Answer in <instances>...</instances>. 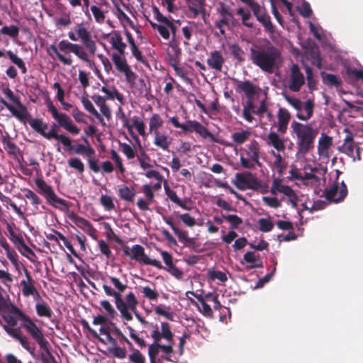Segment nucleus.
Masks as SVG:
<instances>
[{"label":"nucleus","mask_w":363,"mask_h":363,"mask_svg":"<svg viewBox=\"0 0 363 363\" xmlns=\"http://www.w3.org/2000/svg\"><path fill=\"white\" fill-rule=\"evenodd\" d=\"M0 316L3 320L16 328L18 321L21 327L39 345L47 340L40 328L23 310L13 304L10 299L4 298L0 294Z\"/></svg>","instance_id":"f257e3e1"},{"label":"nucleus","mask_w":363,"mask_h":363,"mask_svg":"<svg viewBox=\"0 0 363 363\" xmlns=\"http://www.w3.org/2000/svg\"><path fill=\"white\" fill-rule=\"evenodd\" d=\"M291 128L292 133L296 136V157H303L313 150L318 130L310 124H303L296 121H293Z\"/></svg>","instance_id":"f03ea898"},{"label":"nucleus","mask_w":363,"mask_h":363,"mask_svg":"<svg viewBox=\"0 0 363 363\" xmlns=\"http://www.w3.org/2000/svg\"><path fill=\"white\" fill-rule=\"evenodd\" d=\"M253 62L264 72L272 73L277 62L280 59V52L275 48L267 50L255 51L251 48Z\"/></svg>","instance_id":"7ed1b4c3"},{"label":"nucleus","mask_w":363,"mask_h":363,"mask_svg":"<svg viewBox=\"0 0 363 363\" xmlns=\"http://www.w3.org/2000/svg\"><path fill=\"white\" fill-rule=\"evenodd\" d=\"M151 326L152 329L151 337L154 340L160 341L162 338H164L167 341V344L166 345L161 344L160 350L163 352L162 358L167 361H172L170 357L174 352L173 346L174 343L173 341V334L169 325L167 323H162L161 331L159 330L157 325H151Z\"/></svg>","instance_id":"20e7f679"},{"label":"nucleus","mask_w":363,"mask_h":363,"mask_svg":"<svg viewBox=\"0 0 363 363\" xmlns=\"http://www.w3.org/2000/svg\"><path fill=\"white\" fill-rule=\"evenodd\" d=\"M3 93L13 102V104L8 103L2 98L0 99V102L19 121H25L28 116V112L26 107L20 101L19 97L15 96L9 88H4Z\"/></svg>","instance_id":"39448f33"},{"label":"nucleus","mask_w":363,"mask_h":363,"mask_svg":"<svg viewBox=\"0 0 363 363\" xmlns=\"http://www.w3.org/2000/svg\"><path fill=\"white\" fill-rule=\"evenodd\" d=\"M38 192L45 196L47 202L52 206L59 208L61 211L68 209L69 206L67 201L58 197L52 189V186L48 184L45 180L38 178L35 180Z\"/></svg>","instance_id":"423d86ee"},{"label":"nucleus","mask_w":363,"mask_h":363,"mask_svg":"<svg viewBox=\"0 0 363 363\" xmlns=\"http://www.w3.org/2000/svg\"><path fill=\"white\" fill-rule=\"evenodd\" d=\"M109 279L113 285L114 289L106 284L103 285V289L107 296L114 297L117 309L123 313L125 312L126 299H122L121 294L127 289V285L114 277H110Z\"/></svg>","instance_id":"0eeeda50"},{"label":"nucleus","mask_w":363,"mask_h":363,"mask_svg":"<svg viewBox=\"0 0 363 363\" xmlns=\"http://www.w3.org/2000/svg\"><path fill=\"white\" fill-rule=\"evenodd\" d=\"M47 106L48 111L58 123L60 127L73 135H78L80 133V129L73 123L68 115L65 113H60L52 102H49Z\"/></svg>","instance_id":"6e6552de"},{"label":"nucleus","mask_w":363,"mask_h":363,"mask_svg":"<svg viewBox=\"0 0 363 363\" xmlns=\"http://www.w3.org/2000/svg\"><path fill=\"white\" fill-rule=\"evenodd\" d=\"M126 303H125V312L119 311L121 313V317L128 320L130 321L133 320V316L130 313V311L133 312L137 319L144 325L149 326L152 328L151 325L152 323H150L146 321L137 311V306L138 302L135 298V294L133 292H130L128 294L125 296Z\"/></svg>","instance_id":"1a4fd4ad"},{"label":"nucleus","mask_w":363,"mask_h":363,"mask_svg":"<svg viewBox=\"0 0 363 363\" xmlns=\"http://www.w3.org/2000/svg\"><path fill=\"white\" fill-rule=\"evenodd\" d=\"M125 254L131 259H133L141 264L154 266L158 269L162 268V265L159 260L151 259L145 254V250L141 245H133L130 251H125Z\"/></svg>","instance_id":"9d476101"},{"label":"nucleus","mask_w":363,"mask_h":363,"mask_svg":"<svg viewBox=\"0 0 363 363\" xmlns=\"http://www.w3.org/2000/svg\"><path fill=\"white\" fill-rule=\"evenodd\" d=\"M339 150L347 155L348 157L352 158L353 161H360V147L358 144L354 141V135L350 132L344 139V143L342 146L339 147Z\"/></svg>","instance_id":"9b49d317"},{"label":"nucleus","mask_w":363,"mask_h":363,"mask_svg":"<svg viewBox=\"0 0 363 363\" xmlns=\"http://www.w3.org/2000/svg\"><path fill=\"white\" fill-rule=\"evenodd\" d=\"M324 194L328 201L340 203L347 196V188L344 182H335L330 189H325Z\"/></svg>","instance_id":"f8f14e48"},{"label":"nucleus","mask_w":363,"mask_h":363,"mask_svg":"<svg viewBox=\"0 0 363 363\" xmlns=\"http://www.w3.org/2000/svg\"><path fill=\"white\" fill-rule=\"evenodd\" d=\"M2 327L9 335L18 340L21 346L30 354H34L35 348L33 347H30L28 338L22 333L19 328H14L10 324L6 323L2 325Z\"/></svg>","instance_id":"ddd939ff"},{"label":"nucleus","mask_w":363,"mask_h":363,"mask_svg":"<svg viewBox=\"0 0 363 363\" xmlns=\"http://www.w3.org/2000/svg\"><path fill=\"white\" fill-rule=\"evenodd\" d=\"M270 192L272 194L276 195L277 192L284 194L288 197L289 201L292 207L296 208L298 202V198L294 190L289 186L284 185L279 179L273 181Z\"/></svg>","instance_id":"4468645a"},{"label":"nucleus","mask_w":363,"mask_h":363,"mask_svg":"<svg viewBox=\"0 0 363 363\" xmlns=\"http://www.w3.org/2000/svg\"><path fill=\"white\" fill-rule=\"evenodd\" d=\"M58 48L60 52L61 51L65 53L72 52L80 60L86 62H90L88 53L84 50V48L79 44L72 43L67 40H62L59 43Z\"/></svg>","instance_id":"2eb2a0df"},{"label":"nucleus","mask_w":363,"mask_h":363,"mask_svg":"<svg viewBox=\"0 0 363 363\" xmlns=\"http://www.w3.org/2000/svg\"><path fill=\"white\" fill-rule=\"evenodd\" d=\"M74 30L78 36V40H81L91 55H94L97 47L95 41L91 38V33L82 25H79Z\"/></svg>","instance_id":"dca6fc26"},{"label":"nucleus","mask_w":363,"mask_h":363,"mask_svg":"<svg viewBox=\"0 0 363 363\" xmlns=\"http://www.w3.org/2000/svg\"><path fill=\"white\" fill-rule=\"evenodd\" d=\"M182 130L184 133H192L194 131L203 138L208 137L212 141H216L214 135L209 132L206 127L196 121H187L185 123H183Z\"/></svg>","instance_id":"f3484780"},{"label":"nucleus","mask_w":363,"mask_h":363,"mask_svg":"<svg viewBox=\"0 0 363 363\" xmlns=\"http://www.w3.org/2000/svg\"><path fill=\"white\" fill-rule=\"evenodd\" d=\"M251 11L256 16L257 21L263 25L267 31L271 33L274 31L270 16L267 13L266 9L264 7L260 6L258 4L251 0Z\"/></svg>","instance_id":"a211bd4d"},{"label":"nucleus","mask_w":363,"mask_h":363,"mask_svg":"<svg viewBox=\"0 0 363 363\" xmlns=\"http://www.w3.org/2000/svg\"><path fill=\"white\" fill-rule=\"evenodd\" d=\"M304 84L305 78L303 73L300 71L298 65L294 64L291 68L289 89L298 92Z\"/></svg>","instance_id":"6ab92c4d"},{"label":"nucleus","mask_w":363,"mask_h":363,"mask_svg":"<svg viewBox=\"0 0 363 363\" xmlns=\"http://www.w3.org/2000/svg\"><path fill=\"white\" fill-rule=\"evenodd\" d=\"M30 127L36 132L40 133L44 138L48 140H50V135H51L55 129H57L58 126L56 123L52 125L51 130L48 132L46 130L48 128L47 123H44L42 119L40 118H32L28 121Z\"/></svg>","instance_id":"aec40b11"},{"label":"nucleus","mask_w":363,"mask_h":363,"mask_svg":"<svg viewBox=\"0 0 363 363\" xmlns=\"http://www.w3.org/2000/svg\"><path fill=\"white\" fill-rule=\"evenodd\" d=\"M235 90L238 93L243 92L247 99L243 110V116L247 121H250V82L236 80Z\"/></svg>","instance_id":"412c9836"},{"label":"nucleus","mask_w":363,"mask_h":363,"mask_svg":"<svg viewBox=\"0 0 363 363\" xmlns=\"http://www.w3.org/2000/svg\"><path fill=\"white\" fill-rule=\"evenodd\" d=\"M80 101L83 105L84 108L89 113L92 114L103 126L106 125L104 117L96 109L92 101L89 99V96L86 91L82 94Z\"/></svg>","instance_id":"4be33fe9"},{"label":"nucleus","mask_w":363,"mask_h":363,"mask_svg":"<svg viewBox=\"0 0 363 363\" xmlns=\"http://www.w3.org/2000/svg\"><path fill=\"white\" fill-rule=\"evenodd\" d=\"M71 219L78 228L84 230L93 239L96 240V230L89 220L79 216H74Z\"/></svg>","instance_id":"5701e85b"},{"label":"nucleus","mask_w":363,"mask_h":363,"mask_svg":"<svg viewBox=\"0 0 363 363\" xmlns=\"http://www.w3.org/2000/svg\"><path fill=\"white\" fill-rule=\"evenodd\" d=\"M21 291L24 297L32 296L33 300L40 294L35 285V281H21L19 285Z\"/></svg>","instance_id":"b1692460"},{"label":"nucleus","mask_w":363,"mask_h":363,"mask_svg":"<svg viewBox=\"0 0 363 363\" xmlns=\"http://www.w3.org/2000/svg\"><path fill=\"white\" fill-rule=\"evenodd\" d=\"M91 99L99 108L100 114L103 117L107 118V120H110L111 118L112 113L110 107L106 104L107 100L104 96L96 94L91 96Z\"/></svg>","instance_id":"393cba45"},{"label":"nucleus","mask_w":363,"mask_h":363,"mask_svg":"<svg viewBox=\"0 0 363 363\" xmlns=\"http://www.w3.org/2000/svg\"><path fill=\"white\" fill-rule=\"evenodd\" d=\"M278 132L285 134L288 129V124L291 119V114L284 108H279L277 112Z\"/></svg>","instance_id":"a878e982"},{"label":"nucleus","mask_w":363,"mask_h":363,"mask_svg":"<svg viewBox=\"0 0 363 363\" xmlns=\"http://www.w3.org/2000/svg\"><path fill=\"white\" fill-rule=\"evenodd\" d=\"M35 301V311L39 317L50 318L52 315V311L48 303L45 302L41 296L34 299Z\"/></svg>","instance_id":"bb28decb"},{"label":"nucleus","mask_w":363,"mask_h":363,"mask_svg":"<svg viewBox=\"0 0 363 363\" xmlns=\"http://www.w3.org/2000/svg\"><path fill=\"white\" fill-rule=\"evenodd\" d=\"M109 43L113 50L121 54H125L126 44L123 40V36L119 31H113L109 36Z\"/></svg>","instance_id":"cd10ccee"},{"label":"nucleus","mask_w":363,"mask_h":363,"mask_svg":"<svg viewBox=\"0 0 363 363\" xmlns=\"http://www.w3.org/2000/svg\"><path fill=\"white\" fill-rule=\"evenodd\" d=\"M225 62V59L220 51L216 50L211 53L210 57L207 59L208 65L213 69L217 72H220L223 65Z\"/></svg>","instance_id":"c85d7f7f"},{"label":"nucleus","mask_w":363,"mask_h":363,"mask_svg":"<svg viewBox=\"0 0 363 363\" xmlns=\"http://www.w3.org/2000/svg\"><path fill=\"white\" fill-rule=\"evenodd\" d=\"M154 145L164 151H168L173 140L172 138L162 132L154 134Z\"/></svg>","instance_id":"c756f323"},{"label":"nucleus","mask_w":363,"mask_h":363,"mask_svg":"<svg viewBox=\"0 0 363 363\" xmlns=\"http://www.w3.org/2000/svg\"><path fill=\"white\" fill-rule=\"evenodd\" d=\"M333 144L332 137L323 133L319 138L318 145V153L322 157H328V150Z\"/></svg>","instance_id":"7c9ffc66"},{"label":"nucleus","mask_w":363,"mask_h":363,"mask_svg":"<svg viewBox=\"0 0 363 363\" xmlns=\"http://www.w3.org/2000/svg\"><path fill=\"white\" fill-rule=\"evenodd\" d=\"M6 228L9 234L10 240L15 245H16L18 248L21 247L28 253L34 255L33 251L28 245H26L23 239L21 237L16 234L12 226L10 224H7Z\"/></svg>","instance_id":"2f4dec72"},{"label":"nucleus","mask_w":363,"mask_h":363,"mask_svg":"<svg viewBox=\"0 0 363 363\" xmlns=\"http://www.w3.org/2000/svg\"><path fill=\"white\" fill-rule=\"evenodd\" d=\"M101 91L105 94L104 96L106 100L116 99L121 104H124V97L114 86H103Z\"/></svg>","instance_id":"473e14b6"},{"label":"nucleus","mask_w":363,"mask_h":363,"mask_svg":"<svg viewBox=\"0 0 363 363\" xmlns=\"http://www.w3.org/2000/svg\"><path fill=\"white\" fill-rule=\"evenodd\" d=\"M267 144L272 145L277 151L281 152L285 150L284 140L279 135L274 132H270L267 135Z\"/></svg>","instance_id":"72a5a7b5"},{"label":"nucleus","mask_w":363,"mask_h":363,"mask_svg":"<svg viewBox=\"0 0 363 363\" xmlns=\"http://www.w3.org/2000/svg\"><path fill=\"white\" fill-rule=\"evenodd\" d=\"M40 348V357L43 363H57L49 350V342L45 340L38 345Z\"/></svg>","instance_id":"f704fd0d"},{"label":"nucleus","mask_w":363,"mask_h":363,"mask_svg":"<svg viewBox=\"0 0 363 363\" xmlns=\"http://www.w3.org/2000/svg\"><path fill=\"white\" fill-rule=\"evenodd\" d=\"M48 53L50 56L53 57V55H55L57 59L65 65H71L72 64V59L71 56H66L62 55L55 45H50L48 48Z\"/></svg>","instance_id":"c9c22d12"},{"label":"nucleus","mask_w":363,"mask_h":363,"mask_svg":"<svg viewBox=\"0 0 363 363\" xmlns=\"http://www.w3.org/2000/svg\"><path fill=\"white\" fill-rule=\"evenodd\" d=\"M136 191L133 186L123 185L118 188L119 197L127 202H133Z\"/></svg>","instance_id":"e433bc0d"},{"label":"nucleus","mask_w":363,"mask_h":363,"mask_svg":"<svg viewBox=\"0 0 363 363\" xmlns=\"http://www.w3.org/2000/svg\"><path fill=\"white\" fill-rule=\"evenodd\" d=\"M233 184L240 190L250 189V174L237 173L233 180Z\"/></svg>","instance_id":"4c0bfd02"},{"label":"nucleus","mask_w":363,"mask_h":363,"mask_svg":"<svg viewBox=\"0 0 363 363\" xmlns=\"http://www.w3.org/2000/svg\"><path fill=\"white\" fill-rule=\"evenodd\" d=\"M71 151H73L75 154L84 155L86 157H91L94 155L95 151L87 143L86 145L83 144H78L72 145Z\"/></svg>","instance_id":"58836bf2"},{"label":"nucleus","mask_w":363,"mask_h":363,"mask_svg":"<svg viewBox=\"0 0 363 363\" xmlns=\"http://www.w3.org/2000/svg\"><path fill=\"white\" fill-rule=\"evenodd\" d=\"M123 55L124 54L121 53H113L111 55L112 61L115 65L116 69L120 72H123L130 67L126 59L123 57Z\"/></svg>","instance_id":"ea45409f"},{"label":"nucleus","mask_w":363,"mask_h":363,"mask_svg":"<svg viewBox=\"0 0 363 363\" xmlns=\"http://www.w3.org/2000/svg\"><path fill=\"white\" fill-rule=\"evenodd\" d=\"M164 221L170 226L174 233L178 236L180 240L189 242L190 240L188 233L185 230H179L174 223L173 219L172 217H163Z\"/></svg>","instance_id":"a19ab883"},{"label":"nucleus","mask_w":363,"mask_h":363,"mask_svg":"<svg viewBox=\"0 0 363 363\" xmlns=\"http://www.w3.org/2000/svg\"><path fill=\"white\" fill-rule=\"evenodd\" d=\"M164 121L162 117L157 114H153L149 119V132L156 134L160 133L159 129L163 125Z\"/></svg>","instance_id":"79ce46f5"},{"label":"nucleus","mask_w":363,"mask_h":363,"mask_svg":"<svg viewBox=\"0 0 363 363\" xmlns=\"http://www.w3.org/2000/svg\"><path fill=\"white\" fill-rule=\"evenodd\" d=\"M304 111H306V114H302L301 112L297 113L296 116L298 119L302 121H308L309 120L313 113V108H314V102L311 99H308L305 102L304 106H303Z\"/></svg>","instance_id":"37998d69"},{"label":"nucleus","mask_w":363,"mask_h":363,"mask_svg":"<svg viewBox=\"0 0 363 363\" xmlns=\"http://www.w3.org/2000/svg\"><path fill=\"white\" fill-rule=\"evenodd\" d=\"M208 280L213 281L218 280L222 283L225 282L228 280L227 275L222 271L216 270L213 268H211L208 271Z\"/></svg>","instance_id":"c03bdc74"},{"label":"nucleus","mask_w":363,"mask_h":363,"mask_svg":"<svg viewBox=\"0 0 363 363\" xmlns=\"http://www.w3.org/2000/svg\"><path fill=\"white\" fill-rule=\"evenodd\" d=\"M164 191L165 194L168 196V198L174 203L184 209H187L186 206L184 205V203L182 202V201L178 197L177 195V193L171 189L167 185V181H164Z\"/></svg>","instance_id":"a18cd8bd"},{"label":"nucleus","mask_w":363,"mask_h":363,"mask_svg":"<svg viewBox=\"0 0 363 363\" xmlns=\"http://www.w3.org/2000/svg\"><path fill=\"white\" fill-rule=\"evenodd\" d=\"M256 113L260 116H263L266 113L268 118H272V114L267 111V105L265 99L262 100L259 107H256L255 105L251 102V113Z\"/></svg>","instance_id":"49530a36"},{"label":"nucleus","mask_w":363,"mask_h":363,"mask_svg":"<svg viewBox=\"0 0 363 363\" xmlns=\"http://www.w3.org/2000/svg\"><path fill=\"white\" fill-rule=\"evenodd\" d=\"M56 130L57 129H55L53 133L50 135V139H55L61 143L65 147H68V150L71 151V147H72V139L65 134H58Z\"/></svg>","instance_id":"de8ad7c7"},{"label":"nucleus","mask_w":363,"mask_h":363,"mask_svg":"<svg viewBox=\"0 0 363 363\" xmlns=\"http://www.w3.org/2000/svg\"><path fill=\"white\" fill-rule=\"evenodd\" d=\"M137 159L141 169L143 170H147L152 167L151 158L144 150L140 151V155L137 156Z\"/></svg>","instance_id":"09e8293b"},{"label":"nucleus","mask_w":363,"mask_h":363,"mask_svg":"<svg viewBox=\"0 0 363 363\" xmlns=\"http://www.w3.org/2000/svg\"><path fill=\"white\" fill-rule=\"evenodd\" d=\"M6 55L9 57L10 60L21 69L23 74H26L27 72L26 65L21 58L18 57L11 50L7 51Z\"/></svg>","instance_id":"8fccbe9b"},{"label":"nucleus","mask_w":363,"mask_h":363,"mask_svg":"<svg viewBox=\"0 0 363 363\" xmlns=\"http://www.w3.org/2000/svg\"><path fill=\"white\" fill-rule=\"evenodd\" d=\"M101 205L107 211H113L116 208L113 199L107 194H103L99 199Z\"/></svg>","instance_id":"3c124183"},{"label":"nucleus","mask_w":363,"mask_h":363,"mask_svg":"<svg viewBox=\"0 0 363 363\" xmlns=\"http://www.w3.org/2000/svg\"><path fill=\"white\" fill-rule=\"evenodd\" d=\"M69 167L75 169L79 174L84 172V164L78 157H72L67 161Z\"/></svg>","instance_id":"603ef678"},{"label":"nucleus","mask_w":363,"mask_h":363,"mask_svg":"<svg viewBox=\"0 0 363 363\" xmlns=\"http://www.w3.org/2000/svg\"><path fill=\"white\" fill-rule=\"evenodd\" d=\"M323 82L328 86H335L337 88L340 86L342 84L341 80L333 74H326L323 77Z\"/></svg>","instance_id":"864d4df0"},{"label":"nucleus","mask_w":363,"mask_h":363,"mask_svg":"<svg viewBox=\"0 0 363 363\" xmlns=\"http://www.w3.org/2000/svg\"><path fill=\"white\" fill-rule=\"evenodd\" d=\"M1 247L6 251V257L11 262L17 267V255L14 250H12L9 246V245L6 242H1Z\"/></svg>","instance_id":"5fc2aeb1"},{"label":"nucleus","mask_w":363,"mask_h":363,"mask_svg":"<svg viewBox=\"0 0 363 363\" xmlns=\"http://www.w3.org/2000/svg\"><path fill=\"white\" fill-rule=\"evenodd\" d=\"M250 137V132L247 130H244L241 132H235L232 135V138L233 141L238 144L240 145L245 143L248 140Z\"/></svg>","instance_id":"6e6d98bb"},{"label":"nucleus","mask_w":363,"mask_h":363,"mask_svg":"<svg viewBox=\"0 0 363 363\" xmlns=\"http://www.w3.org/2000/svg\"><path fill=\"white\" fill-rule=\"evenodd\" d=\"M90 10L97 23H103L104 22L106 16L101 8L94 5L90 7Z\"/></svg>","instance_id":"4d7b16f0"},{"label":"nucleus","mask_w":363,"mask_h":363,"mask_svg":"<svg viewBox=\"0 0 363 363\" xmlns=\"http://www.w3.org/2000/svg\"><path fill=\"white\" fill-rule=\"evenodd\" d=\"M259 229L262 232L267 233L272 230L274 228V223L269 219L259 218L258 220Z\"/></svg>","instance_id":"13d9d810"},{"label":"nucleus","mask_w":363,"mask_h":363,"mask_svg":"<svg viewBox=\"0 0 363 363\" xmlns=\"http://www.w3.org/2000/svg\"><path fill=\"white\" fill-rule=\"evenodd\" d=\"M133 127H135L138 133L142 136L146 135L145 125L144 122L137 116L132 118Z\"/></svg>","instance_id":"bf43d9fd"},{"label":"nucleus","mask_w":363,"mask_h":363,"mask_svg":"<svg viewBox=\"0 0 363 363\" xmlns=\"http://www.w3.org/2000/svg\"><path fill=\"white\" fill-rule=\"evenodd\" d=\"M1 32L2 34L15 38L18 35L19 28L18 26L14 25L10 26H5L1 29Z\"/></svg>","instance_id":"052dcab7"},{"label":"nucleus","mask_w":363,"mask_h":363,"mask_svg":"<svg viewBox=\"0 0 363 363\" xmlns=\"http://www.w3.org/2000/svg\"><path fill=\"white\" fill-rule=\"evenodd\" d=\"M153 28L156 29L160 35L165 40H168L170 37L169 28L167 25H158V23H151Z\"/></svg>","instance_id":"680f3d73"},{"label":"nucleus","mask_w":363,"mask_h":363,"mask_svg":"<svg viewBox=\"0 0 363 363\" xmlns=\"http://www.w3.org/2000/svg\"><path fill=\"white\" fill-rule=\"evenodd\" d=\"M129 359L133 363H145V356L136 349H133L129 355Z\"/></svg>","instance_id":"e2e57ef3"},{"label":"nucleus","mask_w":363,"mask_h":363,"mask_svg":"<svg viewBox=\"0 0 363 363\" xmlns=\"http://www.w3.org/2000/svg\"><path fill=\"white\" fill-rule=\"evenodd\" d=\"M284 97L285 100L298 111V113L302 111L303 103L300 99L292 98L286 94H284Z\"/></svg>","instance_id":"0e129e2a"},{"label":"nucleus","mask_w":363,"mask_h":363,"mask_svg":"<svg viewBox=\"0 0 363 363\" xmlns=\"http://www.w3.org/2000/svg\"><path fill=\"white\" fill-rule=\"evenodd\" d=\"M108 350V352L115 357L123 359L126 356L127 352L125 347H118V345H116L114 347H110Z\"/></svg>","instance_id":"69168bd1"},{"label":"nucleus","mask_w":363,"mask_h":363,"mask_svg":"<svg viewBox=\"0 0 363 363\" xmlns=\"http://www.w3.org/2000/svg\"><path fill=\"white\" fill-rule=\"evenodd\" d=\"M23 191L25 197L30 200L33 205H38L42 203L40 198L32 190L26 189Z\"/></svg>","instance_id":"338daca9"},{"label":"nucleus","mask_w":363,"mask_h":363,"mask_svg":"<svg viewBox=\"0 0 363 363\" xmlns=\"http://www.w3.org/2000/svg\"><path fill=\"white\" fill-rule=\"evenodd\" d=\"M122 152L125 155L128 160L133 159L135 157V150L134 147L127 143L120 144Z\"/></svg>","instance_id":"774afa93"}]
</instances>
